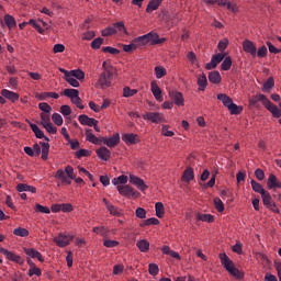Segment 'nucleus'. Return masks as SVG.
Segmentation results:
<instances>
[{
  "mask_svg": "<svg viewBox=\"0 0 281 281\" xmlns=\"http://www.w3.org/2000/svg\"><path fill=\"white\" fill-rule=\"evenodd\" d=\"M27 23V25H32L38 32V34H45V30H43L41 24H38L34 19H31Z\"/></svg>",
  "mask_w": 281,
  "mask_h": 281,
  "instance_id": "nucleus-52",
  "label": "nucleus"
},
{
  "mask_svg": "<svg viewBox=\"0 0 281 281\" xmlns=\"http://www.w3.org/2000/svg\"><path fill=\"white\" fill-rule=\"evenodd\" d=\"M112 183H113V186H120V183L122 186H125V183H128V177L124 176V175L119 176L117 178L112 179Z\"/></svg>",
  "mask_w": 281,
  "mask_h": 281,
  "instance_id": "nucleus-36",
  "label": "nucleus"
},
{
  "mask_svg": "<svg viewBox=\"0 0 281 281\" xmlns=\"http://www.w3.org/2000/svg\"><path fill=\"white\" fill-rule=\"evenodd\" d=\"M63 95H66V98H70V100H74L75 98H78V95H80V91H78L77 89H65Z\"/></svg>",
  "mask_w": 281,
  "mask_h": 281,
  "instance_id": "nucleus-32",
  "label": "nucleus"
},
{
  "mask_svg": "<svg viewBox=\"0 0 281 281\" xmlns=\"http://www.w3.org/2000/svg\"><path fill=\"white\" fill-rule=\"evenodd\" d=\"M227 109L231 115H240V113H243V108L238 106L236 103H231Z\"/></svg>",
  "mask_w": 281,
  "mask_h": 281,
  "instance_id": "nucleus-34",
  "label": "nucleus"
},
{
  "mask_svg": "<svg viewBox=\"0 0 281 281\" xmlns=\"http://www.w3.org/2000/svg\"><path fill=\"white\" fill-rule=\"evenodd\" d=\"M16 190H18V192H31L32 194H36V189L26 183H19L16 186Z\"/></svg>",
  "mask_w": 281,
  "mask_h": 281,
  "instance_id": "nucleus-26",
  "label": "nucleus"
},
{
  "mask_svg": "<svg viewBox=\"0 0 281 281\" xmlns=\"http://www.w3.org/2000/svg\"><path fill=\"white\" fill-rule=\"evenodd\" d=\"M71 240H74V235H65L63 233H60L57 237H54V243L57 245V247H67Z\"/></svg>",
  "mask_w": 281,
  "mask_h": 281,
  "instance_id": "nucleus-6",
  "label": "nucleus"
},
{
  "mask_svg": "<svg viewBox=\"0 0 281 281\" xmlns=\"http://www.w3.org/2000/svg\"><path fill=\"white\" fill-rule=\"evenodd\" d=\"M135 93H137L136 89H130L128 87H125L123 89V97L124 98H133V95H135Z\"/></svg>",
  "mask_w": 281,
  "mask_h": 281,
  "instance_id": "nucleus-56",
  "label": "nucleus"
},
{
  "mask_svg": "<svg viewBox=\"0 0 281 281\" xmlns=\"http://www.w3.org/2000/svg\"><path fill=\"white\" fill-rule=\"evenodd\" d=\"M217 100H220V102H222V104H224L226 106V109H228L231 106V104L234 103V101L232 100V98H229L227 94L225 93H220L217 94Z\"/></svg>",
  "mask_w": 281,
  "mask_h": 281,
  "instance_id": "nucleus-28",
  "label": "nucleus"
},
{
  "mask_svg": "<svg viewBox=\"0 0 281 281\" xmlns=\"http://www.w3.org/2000/svg\"><path fill=\"white\" fill-rule=\"evenodd\" d=\"M155 74H156V78L161 79L164 78V76H166V68L161 66H156Z\"/></svg>",
  "mask_w": 281,
  "mask_h": 281,
  "instance_id": "nucleus-55",
  "label": "nucleus"
},
{
  "mask_svg": "<svg viewBox=\"0 0 281 281\" xmlns=\"http://www.w3.org/2000/svg\"><path fill=\"white\" fill-rule=\"evenodd\" d=\"M40 111H43L42 113H52V105L45 102H42L38 104Z\"/></svg>",
  "mask_w": 281,
  "mask_h": 281,
  "instance_id": "nucleus-58",
  "label": "nucleus"
},
{
  "mask_svg": "<svg viewBox=\"0 0 281 281\" xmlns=\"http://www.w3.org/2000/svg\"><path fill=\"white\" fill-rule=\"evenodd\" d=\"M220 260H221V265L222 267H224V269L231 273V276H233L234 278H237V280H243V278H245V274L243 272H240V270H238V268H236L234 266V261H232L229 259V257L227 256V254L225 252H221L218 255Z\"/></svg>",
  "mask_w": 281,
  "mask_h": 281,
  "instance_id": "nucleus-2",
  "label": "nucleus"
},
{
  "mask_svg": "<svg viewBox=\"0 0 281 281\" xmlns=\"http://www.w3.org/2000/svg\"><path fill=\"white\" fill-rule=\"evenodd\" d=\"M214 205L217 212H225V204H223V200L220 198L214 199Z\"/></svg>",
  "mask_w": 281,
  "mask_h": 281,
  "instance_id": "nucleus-53",
  "label": "nucleus"
},
{
  "mask_svg": "<svg viewBox=\"0 0 281 281\" xmlns=\"http://www.w3.org/2000/svg\"><path fill=\"white\" fill-rule=\"evenodd\" d=\"M277 184H278V178L276 177V175L270 173L268 181H267V186H268L269 190L276 189Z\"/></svg>",
  "mask_w": 281,
  "mask_h": 281,
  "instance_id": "nucleus-38",
  "label": "nucleus"
},
{
  "mask_svg": "<svg viewBox=\"0 0 281 281\" xmlns=\"http://www.w3.org/2000/svg\"><path fill=\"white\" fill-rule=\"evenodd\" d=\"M52 120L56 126H63V116L58 113H54Z\"/></svg>",
  "mask_w": 281,
  "mask_h": 281,
  "instance_id": "nucleus-64",
  "label": "nucleus"
},
{
  "mask_svg": "<svg viewBox=\"0 0 281 281\" xmlns=\"http://www.w3.org/2000/svg\"><path fill=\"white\" fill-rule=\"evenodd\" d=\"M252 106H256L259 102H262L263 106L272 113V117H280V109L273 104L265 94H257L249 99Z\"/></svg>",
  "mask_w": 281,
  "mask_h": 281,
  "instance_id": "nucleus-1",
  "label": "nucleus"
},
{
  "mask_svg": "<svg viewBox=\"0 0 281 281\" xmlns=\"http://www.w3.org/2000/svg\"><path fill=\"white\" fill-rule=\"evenodd\" d=\"M86 139L87 142H90V144H97L99 146L102 145V137L93 135L91 130H86Z\"/></svg>",
  "mask_w": 281,
  "mask_h": 281,
  "instance_id": "nucleus-15",
  "label": "nucleus"
},
{
  "mask_svg": "<svg viewBox=\"0 0 281 281\" xmlns=\"http://www.w3.org/2000/svg\"><path fill=\"white\" fill-rule=\"evenodd\" d=\"M24 252L26 256H30V258H37L40 262H45L43 255H41V252L34 248H24Z\"/></svg>",
  "mask_w": 281,
  "mask_h": 281,
  "instance_id": "nucleus-16",
  "label": "nucleus"
},
{
  "mask_svg": "<svg viewBox=\"0 0 281 281\" xmlns=\"http://www.w3.org/2000/svg\"><path fill=\"white\" fill-rule=\"evenodd\" d=\"M161 1L164 0H150L147 4L146 12L150 14V12H155L161 5Z\"/></svg>",
  "mask_w": 281,
  "mask_h": 281,
  "instance_id": "nucleus-23",
  "label": "nucleus"
},
{
  "mask_svg": "<svg viewBox=\"0 0 281 281\" xmlns=\"http://www.w3.org/2000/svg\"><path fill=\"white\" fill-rule=\"evenodd\" d=\"M261 199L266 207H268V205H271L273 203V200L271 199V193H269V191H265L263 193H261Z\"/></svg>",
  "mask_w": 281,
  "mask_h": 281,
  "instance_id": "nucleus-39",
  "label": "nucleus"
},
{
  "mask_svg": "<svg viewBox=\"0 0 281 281\" xmlns=\"http://www.w3.org/2000/svg\"><path fill=\"white\" fill-rule=\"evenodd\" d=\"M156 209V216L158 218H164V214H166L165 209H164V203L157 202L155 205Z\"/></svg>",
  "mask_w": 281,
  "mask_h": 281,
  "instance_id": "nucleus-43",
  "label": "nucleus"
},
{
  "mask_svg": "<svg viewBox=\"0 0 281 281\" xmlns=\"http://www.w3.org/2000/svg\"><path fill=\"white\" fill-rule=\"evenodd\" d=\"M162 254H165V256H170L171 258H177V260L181 259V256L178 255L177 251H173L170 249V246H164L161 248Z\"/></svg>",
  "mask_w": 281,
  "mask_h": 281,
  "instance_id": "nucleus-31",
  "label": "nucleus"
},
{
  "mask_svg": "<svg viewBox=\"0 0 281 281\" xmlns=\"http://www.w3.org/2000/svg\"><path fill=\"white\" fill-rule=\"evenodd\" d=\"M41 124L45 126L52 123V119L49 117V113H41Z\"/></svg>",
  "mask_w": 281,
  "mask_h": 281,
  "instance_id": "nucleus-59",
  "label": "nucleus"
},
{
  "mask_svg": "<svg viewBox=\"0 0 281 281\" xmlns=\"http://www.w3.org/2000/svg\"><path fill=\"white\" fill-rule=\"evenodd\" d=\"M150 225H159V221L157 217H150L145 220L143 223L139 224V227H148Z\"/></svg>",
  "mask_w": 281,
  "mask_h": 281,
  "instance_id": "nucleus-42",
  "label": "nucleus"
},
{
  "mask_svg": "<svg viewBox=\"0 0 281 281\" xmlns=\"http://www.w3.org/2000/svg\"><path fill=\"white\" fill-rule=\"evenodd\" d=\"M103 203H104L108 212H110V214L112 216H120V210L115 205L111 204V202H109V200H106V198L103 199Z\"/></svg>",
  "mask_w": 281,
  "mask_h": 281,
  "instance_id": "nucleus-20",
  "label": "nucleus"
},
{
  "mask_svg": "<svg viewBox=\"0 0 281 281\" xmlns=\"http://www.w3.org/2000/svg\"><path fill=\"white\" fill-rule=\"evenodd\" d=\"M65 175L66 177H68V179L71 181V179H76V175L74 173V167L71 166H67L65 168Z\"/></svg>",
  "mask_w": 281,
  "mask_h": 281,
  "instance_id": "nucleus-61",
  "label": "nucleus"
},
{
  "mask_svg": "<svg viewBox=\"0 0 281 281\" xmlns=\"http://www.w3.org/2000/svg\"><path fill=\"white\" fill-rule=\"evenodd\" d=\"M40 145L42 146V159L47 161L49 157V143L40 142Z\"/></svg>",
  "mask_w": 281,
  "mask_h": 281,
  "instance_id": "nucleus-29",
  "label": "nucleus"
},
{
  "mask_svg": "<svg viewBox=\"0 0 281 281\" xmlns=\"http://www.w3.org/2000/svg\"><path fill=\"white\" fill-rule=\"evenodd\" d=\"M55 179L57 181H60L63 186H71V180L67 177V173H65V170L58 169L55 173Z\"/></svg>",
  "mask_w": 281,
  "mask_h": 281,
  "instance_id": "nucleus-11",
  "label": "nucleus"
},
{
  "mask_svg": "<svg viewBox=\"0 0 281 281\" xmlns=\"http://www.w3.org/2000/svg\"><path fill=\"white\" fill-rule=\"evenodd\" d=\"M70 76L72 78H76L77 80H85V71L77 69V70H71Z\"/></svg>",
  "mask_w": 281,
  "mask_h": 281,
  "instance_id": "nucleus-47",
  "label": "nucleus"
},
{
  "mask_svg": "<svg viewBox=\"0 0 281 281\" xmlns=\"http://www.w3.org/2000/svg\"><path fill=\"white\" fill-rule=\"evenodd\" d=\"M225 58V55L224 54H216V55H213L211 60L215 64V66L217 67L220 63H223V59Z\"/></svg>",
  "mask_w": 281,
  "mask_h": 281,
  "instance_id": "nucleus-57",
  "label": "nucleus"
},
{
  "mask_svg": "<svg viewBox=\"0 0 281 281\" xmlns=\"http://www.w3.org/2000/svg\"><path fill=\"white\" fill-rule=\"evenodd\" d=\"M196 221H202L203 223H213L214 222V216H212L210 214L198 213Z\"/></svg>",
  "mask_w": 281,
  "mask_h": 281,
  "instance_id": "nucleus-40",
  "label": "nucleus"
},
{
  "mask_svg": "<svg viewBox=\"0 0 281 281\" xmlns=\"http://www.w3.org/2000/svg\"><path fill=\"white\" fill-rule=\"evenodd\" d=\"M113 34H117V30H115L113 26H108L101 31L102 36H113Z\"/></svg>",
  "mask_w": 281,
  "mask_h": 281,
  "instance_id": "nucleus-48",
  "label": "nucleus"
},
{
  "mask_svg": "<svg viewBox=\"0 0 281 281\" xmlns=\"http://www.w3.org/2000/svg\"><path fill=\"white\" fill-rule=\"evenodd\" d=\"M169 97L173 100L177 106H183V94L179 91H171L169 92Z\"/></svg>",
  "mask_w": 281,
  "mask_h": 281,
  "instance_id": "nucleus-18",
  "label": "nucleus"
},
{
  "mask_svg": "<svg viewBox=\"0 0 281 281\" xmlns=\"http://www.w3.org/2000/svg\"><path fill=\"white\" fill-rule=\"evenodd\" d=\"M30 126L37 139H45V142H49V137L45 136V133L38 128V125L30 123Z\"/></svg>",
  "mask_w": 281,
  "mask_h": 281,
  "instance_id": "nucleus-13",
  "label": "nucleus"
},
{
  "mask_svg": "<svg viewBox=\"0 0 281 281\" xmlns=\"http://www.w3.org/2000/svg\"><path fill=\"white\" fill-rule=\"evenodd\" d=\"M273 87H276V81L273 80V77H269L263 83V91H270Z\"/></svg>",
  "mask_w": 281,
  "mask_h": 281,
  "instance_id": "nucleus-44",
  "label": "nucleus"
},
{
  "mask_svg": "<svg viewBox=\"0 0 281 281\" xmlns=\"http://www.w3.org/2000/svg\"><path fill=\"white\" fill-rule=\"evenodd\" d=\"M135 49H137V44L135 43V40L128 45H123V50L126 52V54H133Z\"/></svg>",
  "mask_w": 281,
  "mask_h": 281,
  "instance_id": "nucleus-50",
  "label": "nucleus"
},
{
  "mask_svg": "<svg viewBox=\"0 0 281 281\" xmlns=\"http://www.w3.org/2000/svg\"><path fill=\"white\" fill-rule=\"evenodd\" d=\"M78 120L82 126H93V124H98V120L89 117L87 114L79 115Z\"/></svg>",
  "mask_w": 281,
  "mask_h": 281,
  "instance_id": "nucleus-14",
  "label": "nucleus"
},
{
  "mask_svg": "<svg viewBox=\"0 0 281 281\" xmlns=\"http://www.w3.org/2000/svg\"><path fill=\"white\" fill-rule=\"evenodd\" d=\"M250 186H251L254 192H257L258 194H263L265 192H267L265 190V188H262V184L256 182V180H251Z\"/></svg>",
  "mask_w": 281,
  "mask_h": 281,
  "instance_id": "nucleus-35",
  "label": "nucleus"
},
{
  "mask_svg": "<svg viewBox=\"0 0 281 281\" xmlns=\"http://www.w3.org/2000/svg\"><path fill=\"white\" fill-rule=\"evenodd\" d=\"M198 87H199V91H205L207 87V77L205 76V74H202L198 78Z\"/></svg>",
  "mask_w": 281,
  "mask_h": 281,
  "instance_id": "nucleus-30",
  "label": "nucleus"
},
{
  "mask_svg": "<svg viewBox=\"0 0 281 281\" xmlns=\"http://www.w3.org/2000/svg\"><path fill=\"white\" fill-rule=\"evenodd\" d=\"M103 54H111L112 56H117L120 54V49L113 48L111 46H104L102 47Z\"/></svg>",
  "mask_w": 281,
  "mask_h": 281,
  "instance_id": "nucleus-51",
  "label": "nucleus"
},
{
  "mask_svg": "<svg viewBox=\"0 0 281 281\" xmlns=\"http://www.w3.org/2000/svg\"><path fill=\"white\" fill-rule=\"evenodd\" d=\"M1 95L3 98H7V100H10L11 102H16L19 100V93L12 92V91H10L8 89H3L1 91Z\"/></svg>",
  "mask_w": 281,
  "mask_h": 281,
  "instance_id": "nucleus-21",
  "label": "nucleus"
},
{
  "mask_svg": "<svg viewBox=\"0 0 281 281\" xmlns=\"http://www.w3.org/2000/svg\"><path fill=\"white\" fill-rule=\"evenodd\" d=\"M149 276H157L159 273V266L156 263H149L148 266Z\"/></svg>",
  "mask_w": 281,
  "mask_h": 281,
  "instance_id": "nucleus-63",
  "label": "nucleus"
},
{
  "mask_svg": "<svg viewBox=\"0 0 281 281\" xmlns=\"http://www.w3.org/2000/svg\"><path fill=\"white\" fill-rule=\"evenodd\" d=\"M108 146V148H115L120 144V133L113 134L110 138L101 137V144Z\"/></svg>",
  "mask_w": 281,
  "mask_h": 281,
  "instance_id": "nucleus-7",
  "label": "nucleus"
},
{
  "mask_svg": "<svg viewBox=\"0 0 281 281\" xmlns=\"http://www.w3.org/2000/svg\"><path fill=\"white\" fill-rule=\"evenodd\" d=\"M136 247L142 251L143 254H146L150 249V243L146 239H140L136 243Z\"/></svg>",
  "mask_w": 281,
  "mask_h": 281,
  "instance_id": "nucleus-27",
  "label": "nucleus"
},
{
  "mask_svg": "<svg viewBox=\"0 0 281 281\" xmlns=\"http://www.w3.org/2000/svg\"><path fill=\"white\" fill-rule=\"evenodd\" d=\"M182 181H184L186 183H190V181L194 180V169H192L191 167H188L183 175H182Z\"/></svg>",
  "mask_w": 281,
  "mask_h": 281,
  "instance_id": "nucleus-22",
  "label": "nucleus"
},
{
  "mask_svg": "<svg viewBox=\"0 0 281 281\" xmlns=\"http://www.w3.org/2000/svg\"><path fill=\"white\" fill-rule=\"evenodd\" d=\"M267 53H268L267 46H260V47L258 48V50H256V56H257L258 58H266Z\"/></svg>",
  "mask_w": 281,
  "mask_h": 281,
  "instance_id": "nucleus-60",
  "label": "nucleus"
},
{
  "mask_svg": "<svg viewBox=\"0 0 281 281\" xmlns=\"http://www.w3.org/2000/svg\"><path fill=\"white\" fill-rule=\"evenodd\" d=\"M14 236H20L21 238H25L30 236V231L27 228L18 227L13 231Z\"/></svg>",
  "mask_w": 281,
  "mask_h": 281,
  "instance_id": "nucleus-37",
  "label": "nucleus"
},
{
  "mask_svg": "<svg viewBox=\"0 0 281 281\" xmlns=\"http://www.w3.org/2000/svg\"><path fill=\"white\" fill-rule=\"evenodd\" d=\"M149 38H150V34H145V35H142L139 37H136L134 40V43L136 44V47H142L144 45H148L149 43Z\"/></svg>",
  "mask_w": 281,
  "mask_h": 281,
  "instance_id": "nucleus-24",
  "label": "nucleus"
},
{
  "mask_svg": "<svg viewBox=\"0 0 281 281\" xmlns=\"http://www.w3.org/2000/svg\"><path fill=\"white\" fill-rule=\"evenodd\" d=\"M221 72L217 70L211 71L209 74V82H212V85H221Z\"/></svg>",
  "mask_w": 281,
  "mask_h": 281,
  "instance_id": "nucleus-25",
  "label": "nucleus"
},
{
  "mask_svg": "<svg viewBox=\"0 0 281 281\" xmlns=\"http://www.w3.org/2000/svg\"><path fill=\"white\" fill-rule=\"evenodd\" d=\"M97 155L102 161H109L111 159V150L106 147H100L97 149Z\"/></svg>",
  "mask_w": 281,
  "mask_h": 281,
  "instance_id": "nucleus-19",
  "label": "nucleus"
},
{
  "mask_svg": "<svg viewBox=\"0 0 281 281\" xmlns=\"http://www.w3.org/2000/svg\"><path fill=\"white\" fill-rule=\"evenodd\" d=\"M117 191L122 196H133V199H137L139 196V192L135 191L131 186L125 184V186H117Z\"/></svg>",
  "mask_w": 281,
  "mask_h": 281,
  "instance_id": "nucleus-4",
  "label": "nucleus"
},
{
  "mask_svg": "<svg viewBox=\"0 0 281 281\" xmlns=\"http://www.w3.org/2000/svg\"><path fill=\"white\" fill-rule=\"evenodd\" d=\"M221 69L223 71H229L232 69V57H226L222 65H221Z\"/></svg>",
  "mask_w": 281,
  "mask_h": 281,
  "instance_id": "nucleus-46",
  "label": "nucleus"
},
{
  "mask_svg": "<svg viewBox=\"0 0 281 281\" xmlns=\"http://www.w3.org/2000/svg\"><path fill=\"white\" fill-rule=\"evenodd\" d=\"M122 140L125 144H139V135L133 133L124 134Z\"/></svg>",
  "mask_w": 281,
  "mask_h": 281,
  "instance_id": "nucleus-17",
  "label": "nucleus"
},
{
  "mask_svg": "<svg viewBox=\"0 0 281 281\" xmlns=\"http://www.w3.org/2000/svg\"><path fill=\"white\" fill-rule=\"evenodd\" d=\"M144 120H148L149 122H153V124H161V122H165L164 114L159 112H147L143 114Z\"/></svg>",
  "mask_w": 281,
  "mask_h": 281,
  "instance_id": "nucleus-5",
  "label": "nucleus"
},
{
  "mask_svg": "<svg viewBox=\"0 0 281 281\" xmlns=\"http://www.w3.org/2000/svg\"><path fill=\"white\" fill-rule=\"evenodd\" d=\"M150 88H151V93L155 100H157L158 102H162L164 97L161 95V88H159V86L157 85V81H151Z\"/></svg>",
  "mask_w": 281,
  "mask_h": 281,
  "instance_id": "nucleus-12",
  "label": "nucleus"
},
{
  "mask_svg": "<svg viewBox=\"0 0 281 281\" xmlns=\"http://www.w3.org/2000/svg\"><path fill=\"white\" fill-rule=\"evenodd\" d=\"M103 245L104 247H108V249H113V247H117V245H120V241L113 239H104Z\"/></svg>",
  "mask_w": 281,
  "mask_h": 281,
  "instance_id": "nucleus-54",
  "label": "nucleus"
},
{
  "mask_svg": "<svg viewBox=\"0 0 281 281\" xmlns=\"http://www.w3.org/2000/svg\"><path fill=\"white\" fill-rule=\"evenodd\" d=\"M130 183H133V186H136L140 192H146L148 190V186H146V182L144 180L135 175H130Z\"/></svg>",
  "mask_w": 281,
  "mask_h": 281,
  "instance_id": "nucleus-8",
  "label": "nucleus"
},
{
  "mask_svg": "<svg viewBox=\"0 0 281 281\" xmlns=\"http://www.w3.org/2000/svg\"><path fill=\"white\" fill-rule=\"evenodd\" d=\"M47 98H54V100H58L60 95H58L56 92H44L40 94V100H47Z\"/></svg>",
  "mask_w": 281,
  "mask_h": 281,
  "instance_id": "nucleus-49",
  "label": "nucleus"
},
{
  "mask_svg": "<svg viewBox=\"0 0 281 281\" xmlns=\"http://www.w3.org/2000/svg\"><path fill=\"white\" fill-rule=\"evenodd\" d=\"M4 23L9 30H12V27H16V20H14V16L10 14L4 15Z\"/></svg>",
  "mask_w": 281,
  "mask_h": 281,
  "instance_id": "nucleus-33",
  "label": "nucleus"
},
{
  "mask_svg": "<svg viewBox=\"0 0 281 281\" xmlns=\"http://www.w3.org/2000/svg\"><path fill=\"white\" fill-rule=\"evenodd\" d=\"M92 232L94 234H100V236H103V238H106L109 236V231L104 226H95L92 228Z\"/></svg>",
  "mask_w": 281,
  "mask_h": 281,
  "instance_id": "nucleus-41",
  "label": "nucleus"
},
{
  "mask_svg": "<svg viewBox=\"0 0 281 281\" xmlns=\"http://www.w3.org/2000/svg\"><path fill=\"white\" fill-rule=\"evenodd\" d=\"M35 212H40L41 214H49L52 211L47 206H43L41 204L35 205Z\"/></svg>",
  "mask_w": 281,
  "mask_h": 281,
  "instance_id": "nucleus-62",
  "label": "nucleus"
},
{
  "mask_svg": "<svg viewBox=\"0 0 281 281\" xmlns=\"http://www.w3.org/2000/svg\"><path fill=\"white\" fill-rule=\"evenodd\" d=\"M113 82V72L111 70L105 69L103 72L99 75V79L97 81L95 87L100 89H109Z\"/></svg>",
  "mask_w": 281,
  "mask_h": 281,
  "instance_id": "nucleus-3",
  "label": "nucleus"
},
{
  "mask_svg": "<svg viewBox=\"0 0 281 281\" xmlns=\"http://www.w3.org/2000/svg\"><path fill=\"white\" fill-rule=\"evenodd\" d=\"M104 43V38L102 37H97L94 38L91 44H90V47L92 49H100V47H102V44Z\"/></svg>",
  "mask_w": 281,
  "mask_h": 281,
  "instance_id": "nucleus-45",
  "label": "nucleus"
},
{
  "mask_svg": "<svg viewBox=\"0 0 281 281\" xmlns=\"http://www.w3.org/2000/svg\"><path fill=\"white\" fill-rule=\"evenodd\" d=\"M243 49H244V52H246V54H250V56L252 58H256L257 48H256V44H254V42H251L249 40H245L243 42Z\"/></svg>",
  "mask_w": 281,
  "mask_h": 281,
  "instance_id": "nucleus-9",
  "label": "nucleus"
},
{
  "mask_svg": "<svg viewBox=\"0 0 281 281\" xmlns=\"http://www.w3.org/2000/svg\"><path fill=\"white\" fill-rule=\"evenodd\" d=\"M0 254H3V256H5L8 260H11V262H18V263L22 262L21 256L16 255L5 248H0Z\"/></svg>",
  "mask_w": 281,
  "mask_h": 281,
  "instance_id": "nucleus-10",
  "label": "nucleus"
}]
</instances>
